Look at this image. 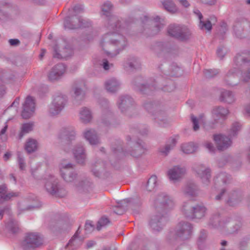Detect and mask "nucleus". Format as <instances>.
Listing matches in <instances>:
<instances>
[{"mask_svg": "<svg viewBox=\"0 0 250 250\" xmlns=\"http://www.w3.org/2000/svg\"><path fill=\"white\" fill-rule=\"evenodd\" d=\"M100 45L105 53L110 57L116 56L119 51L127 45L125 38L117 33L107 34L101 42Z\"/></svg>", "mask_w": 250, "mask_h": 250, "instance_id": "1", "label": "nucleus"}, {"mask_svg": "<svg viewBox=\"0 0 250 250\" xmlns=\"http://www.w3.org/2000/svg\"><path fill=\"white\" fill-rule=\"evenodd\" d=\"M250 61V52H246L241 54L237 55L235 58L236 67L230 70L225 77L226 84L230 86H234L236 83L233 80L239 73L238 69H242L247 66Z\"/></svg>", "mask_w": 250, "mask_h": 250, "instance_id": "2", "label": "nucleus"}, {"mask_svg": "<svg viewBox=\"0 0 250 250\" xmlns=\"http://www.w3.org/2000/svg\"><path fill=\"white\" fill-rule=\"evenodd\" d=\"M42 180L46 191L52 194L60 195L62 190L59 185L58 179L49 170L46 171Z\"/></svg>", "mask_w": 250, "mask_h": 250, "instance_id": "3", "label": "nucleus"}, {"mask_svg": "<svg viewBox=\"0 0 250 250\" xmlns=\"http://www.w3.org/2000/svg\"><path fill=\"white\" fill-rule=\"evenodd\" d=\"M206 210L204 206L196 205L193 207L189 203H184L182 207V211L186 216L197 219L204 217Z\"/></svg>", "mask_w": 250, "mask_h": 250, "instance_id": "4", "label": "nucleus"}, {"mask_svg": "<svg viewBox=\"0 0 250 250\" xmlns=\"http://www.w3.org/2000/svg\"><path fill=\"white\" fill-rule=\"evenodd\" d=\"M42 244V240L38 233H27L21 242V247L25 250H31Z\"/></svg>", "mask_w": 250, "mask_h": 250, "instance_id": "5", "label": "nucleus"}, {"mask_svg": "<svg viewBox=\"0 0 250 250\" xmlns=\"http://www.w3.org/2000/svg\"><path fill=\"white\" fill-rule=\"evenodd\" d=\"M168 33L170 36L181 40H186L191 35L190 31L186 26L176 25H170Z\"/></svg>", "mask_w": 250, "mask_h": 250, "instance_id": "6", "label": "nucleus"}, {"mask_svg": "<svg viewBox=\"0 0 250 250\" xmlns=\"http://www.w3.org/2000/svg\"><path fill=\"white\" fill-rule=\"evenodd\" d=\"M66 103V96L62 95H59L55 96L49 107V114L51 116L58 115L63 109Z\"/></svg>", "mask_w": 250, "mask_h": 250, "instance_id": "7", "label": "nucleus"}, {"mask_svg": "<svg viewBox=\"0 0 250 250\" xmlns=\"http://www.w3.org/2000/svg\"><path fill=\"white\" fill-rule=\"evenodd\" d=\"M59 167L61 176L65 182H71L76 179L77 174L73 170L71 164L62 162Z\"/></svg>", "mask_w": 250, "mask_h": 250, "instance_id": "8", "label": "nucleus"}, {"mask_svg": "<svg viewBox=\"0 0 250 250\" xmlns=\"http://www.w3.org/2000/svg\"><path fill=\"white\" fill-rule=\"evenodd\" d=\"M186 171L185 167L175 166L168 170L167 175L169 180L174 183L180 181L184 177Z\"/></svg>", "mask_w": 250, "mask_h": 250, "instance_id": "9", "label": "nucleus"}, {"mask_svg": "<svg viewBox=\"0 0 250 250\" xmlns=\"http://www.w3.org/2000/svg\"><path fill=\"white\" fill-rule=\"evenodd\" d=\"M194 170L202 182L208 185L211 178L210 169L205 165L198 164L194 166Z\"/></svg>", "mask_w": 250, "mask_h": 250, "instance_id": "10", "label": "nucleus"}, {"mask_svg": "<svg viewBox=\"0 0 250 250\" xmlns=\"http://www.w3.org/2000/svg\"><path fill=\"white\" fill-rule=\"evenodd\" d=\"M192 226L188 222L179 223L176 228V235L182 240L189 238L192 233Z\"/></svg>", "mask_w": 250, "mask_h": 250, "instance_id": "11", "label": "nucleus"}, {"mask_svg": "<svg viewBox=\"0 0 250 250\" xmlns=\"http://www.w3.org/2000/svg\"><path fill=\"white\" fill-rule=\"evenodd\" d=\"M213 140L217 149L220 150L227 149L232 144V141L229 137L221 134L214 135Z\"/></svg>", "mask_w": 250, "mask_h": 250, "instance_id": "12", "label": "nucleus"}, {"mask_svg": "<svg viewBox=\"0 0 250 250\" xmlns=\"http://www.w3.org/2000/svg\"><path fill=\"white\" fill-rule=\"evenodd\" d=\"M35 109L34 99L31 97H27L23 104L21 116L23 118L28 119L33 114Z\"/></svg>", "mask_w": 250, "mask_h": 250, "instance_id": "13", "label": "nucleus"}, {"mask_svg": "<svg viewBox=\"0 0 250 250\" xmlns=\"http://www.w3.org/2000/svg\"><path fill=\"white\" fill-rule=\"evenodd\" d=\"M67 17L64 21V26L65 28L70 29L78 28L87 27L90 25V23H83L78 17Z\"/></svg>", "mask_w": 250, "mask_h": 250, "instance_id": "14", "label": "nucleus"}, {"mask_svg": "<svg viewBox=\"0 0 250 250\" xmlns=\"http://www.w3.org/2000/svg\"><path fill=\"white\" fill-rule=\"evenodd\" d=\"M65 65L62 63H59L54 66L49 72L48 78L51 81L60 79L65 73Z\"/></svg>", "mask_w": 250, "mask_h": 250, "instance_id": "15", "label": "nucleus"}, {"mask_svg": "<svg viewBox=\"0 0 250 250\" xmlns=\"http://www.w3.org/2000/svg\"><path fill=\"white\" fill-rule=\"evenodd\" d=\"M54 57L57 58H67L73 54V51L70 48H62L60 44H57L54 47Z\"/></svg>", "mask_w": 250, "mask_h": 250, "instance_id": "16", "label": "nucleus"}, {"mask_svg": "<svg viewBox=\"0 0 250 250\" xmlns=\"http://www.w3.org/2000/svg\"><path fill=\"white\" fill-rule=\"evenodd\" d=\"M35 199L33 198H26L20 201L18 204V209L20 213L25 210H30L37 208L34 202Z\"/></svg>", "mask_w": 250, "mask_h": 250, "instance_id": "17", "label": "nucleus"}, {"mask_svg": "<svg viewBox=\"0 0 250 250\" xmlns=\"http://www.w3.org/2000/svg\"><path fill=\"white\" fill-rule=\"evenodd\" d=\"M84 138L91 145H95L99 143V139L96 131L93 129H87L83 133Z\"/></svg>", "mask_w": 250, "mask_h": 250, "instance_id": "18", "label": "nucleus"}, {"mask_svg": "<svg viewBox=\"0 0 250 250\" xmlns=\"http://www.w3.org/2000/svg\"><path fill=\"white\" fill-rule=\"evenodd\" d=\"M166 221L167 217L166 216L156 215L152 217L149 223L153 229L159 231Z\"/></svg>", "mask_w": 250, "mask_h": 250, "instance_id": "19", "label": "nucleus"}, {"mask_svg": "<svg viewBox=\"0 0 250 250\" xmlns=\"http://www.w3.org/2000/svg\"><path fill=\"white\" fill-rule=\"evenodd\" d=\"M121 83L115 78H110L107 80L104 83L105 89L109 92L114 93L120 88Z\"/></svg>", "mask_w": 250, "mask_h": 250, "instance_id": "20", "label": "nucleus"}, {"mask_svg": "<svg viewBox=\"0 0 250 250\" xmlns=\"http://www.w3.org/2000/svg\"><path fill=\"white\" fill-rule=\"evenodd\" d=\"M133 100L131 97L125 96L120 97L117 104L119 108L124 112L133 104Z\"/></svg>", "mask_w": 250, "mask_h": 250, "instance_id": "21", "label": "nucleus"}, {"mask_svg": "<svg viewBox=\"0 0 250 250\" xmlns=\"http://www.w3.org/2000/svg\"><path fill=\"white\" fill-rule=\"evenodd\" d=\"M79 117L80 121L83 124H87L91 122L92 115L91 110L87 107H82L79 111Z\"/></svg>", "mask_w": 250, "mask_h": 250, "instance_id": "22", "label": "nucleus"}, {"mask_svg": "<svg viewBox=\"0 0 250 250\" xmlns=\"http://www.w3.org/2000/svg\"><path fill=\"white\" fill-rule=\"evenodd\" d=\"M61 138H65V139L72 141L74 139L76 133L73 127H66L62 128L60 131Z\"/></svg>", "mask_w": 250, "mask_h": 250, "instance_id": "23", "label": "nucleus"}, {"mask_svg": "<svg viewBox=\"0 0 250 250\" xmlns=\"http://www.w3.org/2000/svg\"><path fill=\"white\" fill-rule=\"evenodd\" d=\"M74 156L78 163L83 164L85 160V154L83 146H76L73 149Z\"/></svg>", "mask_w": 250, "mask_h": 250, "instance_id": "24", "label": "nucleus"}, {"mask_svg": "<svg viewBox=\"0 0 250 250\" xmlns=\"http://www.w3.org/2000/svg\"><path fill=\"white\" fill-rule=\"evenodd\" d=\"M212 113L213 117L216 120L224 118L229 114V110L223 107L217 106L213 109Z\"/></svg>", "mask_w": 250, "mask_h": 250, "instance_id": "25", "label": "nucleus"}, {"mask_svg": "<svg viewBox=\"0 0 250 250\" xmlns=\"http://www.w3.org/2000/svg\"><path fill=\"white\" fill-rule=\"evenodd\" d=\"M197 148V145L193 142L184 143L181 146V150L186 154L194 153L196 151Z\"/></svg>", "mask_w": 250, "mask_h": 250, "instance_id": "26", "label": "nucleus"}, {"mask_svg": "<svg viewBox=\"0 0 250 250\" xmlns=\"http://www.w3.org/2000/svg\"><path fill=\"white\" fill-rule=\"evenodd\" d=\"M19 192L10 191L7 192L6 187L4 186H0V199L9 200L19 195Z\"/></svg>", "mask_w": 250, "mask_h": 250, "instance_id": "27", "label": "nucleus"}, {"mask_svg": "<svg viewBox=\"0 0 250 250\" xmlns=\"http://www.w3.org/2000/svg\"><path fill=\"white\" fill-rule=\"evenodd\" d=\"M220 99L221 101L228 104L233 103L235 100L233 94L228 90H224L221 92Z\"/></svg>", "mask_w": 250, "mask_h": 250, "instance_id": "28", "label": "nucleus"}, {"mask_svg": "<svg viewBox=\"0 0 250 250\" xmlns=\"http://www.w3.org/2000/svg\"><path fill=\"white\" fill-rule=\"evenodd\" d=\"M104 169V164L99 161L92 164L91 166V171L96 176H99L100 173Z\"/></svg>", "mask_w": 250, "mask_h": 250, "instance_id": "29", "label": "nucleus"}, {"mask_svg": "<svg viewBox=\"0 0 250 250\" xmlns=\"http://www.w3.org/2000/svg\"><path fill=\"white\" fill-rule=\"evenodd\" d=\"M197 188L194 183L187 184L183 188L184 193L188 196H193L196 194Z\"/></svg>", "mask_w": 250, "mask_h": 250, "instance_id": "30", "label": "nucleus"}, {"mask_svg": "<svg viewBox=\"0 0 250 250\" xmlns=\"http://www.w3.org/2000/svg\"><path fill=\"white\" fill-rule=\"evenodd\" d=\"M161 3L165 10L171 14H174L177 10L176 6L171 0H161Z\"/></svg>", "mask_w": 250, "mask_h": 250, "instance_id": "31", "label": "nucleus"}, {"mask_svg": "<svg viewBox=\"0 0 250 250\" xmlns=\"http://www.w3.org/2000/svg\"><path fill=\"white\" fill-rule=\"evenodd\" d=\"M33 128V124L27 123L22 125L21 131L18 135V138L21 139L26 134L31 132Z\"/></svg>", "mask_w": 250, "mask_h": 250, "instance_id": "32", "label": "nucleus"}, {"mask_svg": "<svg viewBox=\"0 0 250 250\" xmlns=\"http://www.w3.org/2000/svg\"><path fill=\"white\" fill-rule=\"evenodd\" d=\"M157 186V178L155 175L151 176L148 180L146 185V189L148 191L155 190Z\"/></svg>", "mask_w": 250, "mask_h": 250, "instance_id": "33", "label": "nucleus"}, {"mask_svg": "<svg viewBox=\"0 0 250 250\" xmlns=\"http://www.w3.org/2000/svg\"><path fill=\"white\" fill-rule=\"evenodd\" d=\"M38 144L36 140L30 138L28 139L25 145V149L28 153H31L37 150Z\"/></svg>", "mask_w": 250, "mask_h": 250, "instance_id": "34", "label": "nucleus"}, {"mask_svg": "<svg viewBox=\"0 0 250 250\" xmlns=\"http://www.w3.org/2000/svg\"><path fill=\"white\" fill-rule=\"evenodd\" d=\"M73 96L77 101H80L84 99L85 94L81 88L78 85H74L73 87Z\"/></svg>", "mask_w": 250, "mask_h": 250, "instance_id": "35", "label": "nucleus"}, {"mask_svg": "<svg viewBox=\"0 0 250 250\" xmlns=\"http://www.w3.org/2000/svg\"><path fill=\"white\" fill-rule=\"evenodd\" d=\"M199 26L202 30H206L210 31L212 28V25L210 21L208 20L204 19V17H199Z\"/></svg>", "mask_w": 250, "mask_h": 250, "instance_id": "36", "label": "nucleus"}, {"mask_svg": "<svg viewBox=\"0 0 250 250\" xmlns=\"http://www.w3.org/2000/svg\"><path fill=\"white\" fill-rule=\"evenodd\" d=\"M113 10V5L109 1L105 2L102 6V11L104 15L107 16L108 14H112Z\"/></svg>", "mask_w": 250, "mask_h": 250, "instance_id": "37", "label": "nucleus"}, {"mask_svg": "<svg viewBox=\"0 0 250 250\" xmlns=\"http://www.w3.org/2000/svg\"><path fill=\"white\" fill-rule=\"evenodd\" d=\"M241 200V196L238 193H233L231 197L228 201V204L230 206H234L238 204Z\"/></svg>", "mask_w": 250, "mask_h": 250, "instance_id": "38", "label": "nucleus"}, {"mask_svg": "<svg viewBox=\"0 0 250 250\" xmlns=\"http://www.w3.org/2000/svg\"><path fill=\"white\" fill-rule=\"evenodd\" d=\"M176 144V140L172 139L170 144H167L165 147L161 148L160 150L161 153L164 155H167L169 151L172 149Z\"/></svg>", "mask_w": 250, "mask_h": 250, "instance_id": "39", "label": "nucleus"}, {"mask_svg": "<svg viewBox=\"0 0 250 250\" xmlns=\"http://www.w3.org/2000/svg\"><path fill=\"white\" fill-rule=\"evenodd\" d=\"M241 129V125L239 123L235 122L232 124L230 128L229 133L231 136H235L237 134Z\"/></svg>", "mask_w": 250, "mask_h": 250, "instance_id": "40", "label": "nucleus"}, {"mask_svg": "<svg viewBox=\"0 0 250 250\" xmlns=\"http://www.w3.org/2000/svg\"><path fill=\"white\" fill-rule=\"evenodd\" d=\"M210 224L215 227H219L223 226L224 222L220 221L219 216L218 215H214L212 216L210 219Z\"/></svg>", "mask_w": 250, "mask_h": 250, "instance_id": "41", "label": "nucleus"}, {"mask_svg": "<svg viewBox=\"0 0 250 250\" xmlns=\"http://www.w3.org/2000/svg\"><path fill=\"white\" fill-rule=\"evenodd\" d=\"M69 11L70 12L69 15H78L81 14L83 13L84 12V8L83 6L81 5H76L73 7V8L70 10L69 9Z\"/></svg>", "mask_w": 250, "mask_h": 250, "instance_id": "42", "label": "nucleus"}, {"mask_svg": "<svg viewBox=\"0 0 250 250\" xmlns=\"http://www.w3.org/2000/svg\"><path fill=\"white\" fill-rule=\"evenodd\" d=\"M6 227L14 233L16 232L18 229L17 223L13 220L7 224Z\"/></svg>", "mask_w": 250, "mask_h": 250, "instance_id": "43", "label": "nucleus"}, {"mask_svg": "<svg viewBox=\"0 0 250 250\" xmlns=\"http://www.w3.org/2000/svg\"><path fill=\"white\" fill-rule=\"evenodd\" d=\"M229 177L226 173H221L216 176L215 181L217 182L222 181L223 183H226L227 180H229Z\"/></svg>", "mask_w": 250, "mask_h": 250, "instance_id": "44", "label": "nucleus"}, {"mask_svg": "<svg viewBox=\"0 0 250 250\" xmlns=\"http://www.w3.org/2000/svg\"><path fill=\"white\" fill-rule=\"evenodd\" d=\"M191 119L193 123V128L194 130H198L199 128V124L202 121V118L199 117V118H197L193 115H192L191 117Z\"/></svg>", "mask_w": 250, "mask_h": 250, "instance_id": "45", "label": "nucleus"}, {"mask_svg": "<svg viewBox=\"0 0 250 250\" xmlns=\"http://www.w3.org/2000/svg\"><path fill=\"white\" fill-rule=\"evenodd\" d=\"M80 233V228H79L73 237L69 240L68 245L74 246L78 242L80 241V239L78 238V236Z\"/></svg>", "mask_w": 250, "mask_h": 250, "instance_id": "46", "label": "nucleus"}, {"mask_svg": "<svg viewBox=\"0 0 250 250\" xmlns=\"http://www.w3.org/2000/svg\"><path fill=\"white\" fill-rule=\"evenodd\" d=\"M8 128L7 122L5 123L4 127L1 129L0 131V139L2 142L6 141L7 139V135L6 134V131Z\"/></svg>", "mask_w": 250, "mask_h": 250, "instance_id": "47", "label": "nucleus"}, {"mask_svg": "<svg viewBox=\"0 0 250 250\" xmlns=\"http://www.w3.org/2000/svg\"><path fill=\"white\" fill-rule=\"evenodd\" d=\"M18 163L20 169L21 170H25L26 163L23 157L20 154L18 155Z\"/></svg>", "mask_w": 250, "mask_h": 250, "instance_id": "48", "label": "nucleus"}, {"mask_svg": "<svg viewBox=\"0 0 250 250\" xmlns=\"http://www.w3.org/2000/svg\"><path fill=\"white\" fill-rule=\"evenodd\" d=\"M109 222L108 219L106 217H102L98 222L97 229L100 230L102 227L105 226Z\"/></svg>", "mask_w": 250, "mask_h": 250, "instance_id": "49", "label": "nucleus"}, {"mask_svg": "<svg viewBox=\"0 0 250 250\" xmlns=\"http://www.w3.org/2000/svg\"><path fill=\"white\" fill-rule=\"evenodd\" d=\"M204 146L211 153H214L216 150L213 144L210 142H205Z\"/></svg>", "mask_w": 250, "mask_h": 250, "instance_id": "50", "label": "nucleus"}, {"mask_svg": "<svg viewBox=\"0 0 250 250\" xmlns=\"http://www.w3.org/2000/svg\"><path fill=\"white\" fill-rule=\"evenodd\" d=\"M136 151H137V152H132L131 154L133 156L135 157H139L145 152L144 149L142 148L140 146H137Z\"/></svg>", "mask_w": 250, "mask_h": 250, "instance_id": "51", "label": "nucleus"}, {"mask_svg": "<svg viewBox=\"0 0 250 250\" xmlns=\"http://www.w3.org/2000/svg\"><path fill=\"white\" fill-rule=\"evenodd\" d=\"M94 229V226L90 221H87L85 224V231L86 233H89Z\"/></svg>", "mask_w": 250, "mask_h": 250, "instance_id": "52", "label": "nucleus"}, {"mask_svg": "<svg viewBox=\"0 0 250 250\" xmlns=\"http://www.w3.org/2000/svg\"><path fill=\"white\" fill-rule=\"evenodd\" d=\"M219 73L218 71L216 69H210V70H206L205 71V74L206 77H211L215 76L217 74Z\"/></svg>", "mask_w": 250, "mask_h": 250, "instance_id": "53", "label": "nucleus"}, {"mask_svg": "<svg viewBox=\"0 0 250 250\" xmlns=\"http://www.w3.org/2000/svg\"><path fill=\"white\" fill-rule=\"evenodd\" d=\"M226 53V49L223 47H220L217 50V55L221 59L223 58Z\"/></svg>", "mask_w": 250, "mask_h": 250, "instance_id": "54", "label": "nucleus"}, {"mask_svg": "<svg viewBox=\"0 0 250 250\" xmlns=\"http://www.w3.org/2000/svg\"><path fill=\"white\" fill-rule=\"evenodd\" d=\"M129 67L130 68H136L139 65V62L136 59H132L128 62Z\"/></svg>", "mask_w": 250, "mask_h": 250, "instance_id": "55", "label": "nucleus"}, {"mask_svg": "<svg viewBox=\"0 0 250 250\" xmlns=\"http://www.w3.org/2000/svg\"><path fill=\"white\" fill-rule=\"evenodd\" d=\"M165 200L163 201V204L171 208L173 205V201L167 196L165 197Z\"/></svg>", "mask_w": 250, "mask_h": 250, "instance_id": "56", "label": "nucleus"}, {"mask_svg": "<svg viewBox=\"0 0 250 250\" xmlns=\"http://www.w3.org/2000/svg\"><path fill=\"white\" fill-rule=\"evenodd\" d=\"M242 78L244 81H248L250 79V67L246 72L242 73Z\"/></svg>", "mask_w": 250, "mask_h": 250, "instance_id": "57", "label": "nucleus"}, {"mask_svg": "<svg viewBox=\"0 0 250 250\" xmlns=\"http://www.w3.org/2000/svg\"><path fill=\"white\" fill-rule=\"evenodd\" d=\"M102 66L104 70H109L110 68L113 66L112 64L109 63L106 60H104L102 63Z\"/></svg>", "mask_w": 250, "mask_h": 250, "instance_id": "58", "label": "nucleus"}, {"mask_svg": "<svg viewBox=\"0 0 250 250\" xmlns=\"http://www.w3.org/2000/svg\"><path fill=\"white\" fill-rule=\"evenodd\" d=\"M244 114L246 116L250 117V103L245 106Z\"/></svg>", "mask_w": 250, "mask_h": 250, "instance_id": "59", "label": "nucleus"}, {"mask_svg": "<svg viewBox=\"0 0 250 250\" xmlns=\"http://www.w3.org/2000/svg\"><path fill=\"white\" fill-rule=\"evenodd\" d=\"M8 42L12 46L18 45L20 44V41L18 39H10Z\"/></svg>", "mask_w": 250, "mask_h": 250, "instance_id": "60", "label": "nucleus"}, {"mask_svg": "<svg viewBox=\"0 0 250 250\" xmlns=\"http://www.w3.org/2000/svg\"><path fill=\"white\" fill-rule=\"evenodd\" d=\"M202 2L205 4L208 5H213L216 2V0H201Z\"/></svg>", "mask_w": 250, "mask_h": 250, "instance_id": "61", "label": "nucleus"}, {"mask_svg": "<svg viewBox=\"0 0 250 250\" xmlns=\"http://www.w3.org/2000/svg\"><path fill=\"white\" fill-rule=\"evenodd\" d=\"M179 2L184 7H188L189 6V3L187 0H178Z\"/></svg>", "mask_w": 250, "mask_h": 250, "instance_id": "62", "label": "nucleus"}, {"mask_svg": "<svg viewBox=\"0 0 250 250\" xmlns=\"http://www.w3.org/2000/svg\"><path fill=\"white\" fill-rule=\"evenodd\" d=\"M206 236H207L206 234L205 233L203 235L200 236L199 237L198 241V245H200V244H201L205 240Z\"/></svg>", "mask_w": 250, "mask_h": 250, "instance_id": "63", "label": "nucleus"}, {"mask_svg": "<svg viewBox=\"0 0 250 250\" xmlns=\"http://www.w3.org/2000/svg\"><path fill=\"white\" fill-rule=\"evenodd\" d=\"M11 155V154L10 153H9V152L6 153L3 156V158L4 159V160L7 161L10 157Z\"/></svg>", "mask_w": 250, "mask_h": 250, "instance_id": "64", "label": "nucleus"}]
</instances>
